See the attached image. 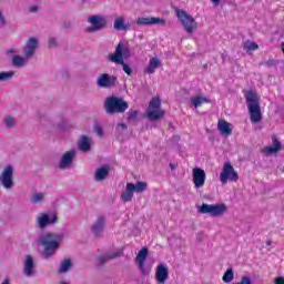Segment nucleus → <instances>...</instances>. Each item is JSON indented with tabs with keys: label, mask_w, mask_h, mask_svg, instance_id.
Wrapping results in <instances>:
<instances>
[{
	"label": "nucleus",
	"mask_w": 284,
	"mask_h": 284,
	"mask_svg": "<svg viewBox=\"0 0 284 284\" xmlns=\"http://www.w3.org/2000/svg\"><path fill=\"white\" fill-rule=\"evenodd\" d=\"M39 49V38L31 37L27 40L26 44L22 47L23 55L19 54V49H8L6 54L10 59H12V65L14 68H26L28 62L34 54H37V50Z\"/></svg>",
	"instance_id": "obj_1"
},
{
	"label": "nucleus",
	"mask_w": 284,
	"mask_h": 284,
	"mask_svg": "<svg viewBox=\"0 0 284 284\" xmlns=\"http://www.w3.org/2000/svg\"><path fill=\"white\" fill-rule=\"evenodd\" d=\"M63 243V233H44L38 239V245L43 247V258H50L57 254V250Z\"/></svg>",
	"instance_id": "obj_2"
},
{
	"label": "nucleus",
	"mask_w": 284,
	"mask_h": 284,
	"mask_svg": "<svg viewBox=\"0 0 284 284\" xmlns=\"http://www.w3.org/2000/svg\"><path fill=\"white\" fill-rule=\"evenodd\" d=\"M245 100L251 123H261V121H263V113L261 112V97H258L257 92L247 91Z\"/></svg>",
	"instance_id": "obj_3"
},
{
	"label": "nucleus",
	"mask_w": 284,
	"mask_h": 284,
	"mask_svg": "<svg viewBox=\"0 0 284 284\" xmlns=\"http://www.w3.org/2000/svg\"><path fill=\"white\" fill-rule=\"evenodd\" d=\"M176 17L183 29L187 34H194V31L199 28V23L194 20V17L187 13L185 10L176 9Z\"/></svg>",
	"instance_id": "obj_4"
},
{
	"label": "nucleus",
	"mask_w": 284,
	"mask_h": 284,
	"mask_svg": "<svg viewBox=\"0 0 284 284\" xmlns=\"http://www.w3.org/2000/svg\"><path fill=\"white\" fill-rule=\"evenodd\" d=\"M199 214H209L213 219H217L219 216H223L225 212H227V205L225 203L220 204H207L203 203L197 207Z\"/></svg>",
	"instance_id": "obj_5"
},
{
	"label": "nucleus",
	"mask_w": 284,
	"mask_h": 284,
	"mask_svg": "<svg viewBox=\"0 0 284 284\" xmlns=\"http://www.w3.org/2000/svg\"><path fill=\"white\" fill-rule=\"evenodd\" d=\"M130 104L123 98H108V114H125Z\"/></svg>",
	"instance_id": "obj_6"
},
{
	"label": "nucleus",
	"mask_w": 284,
	"mask_h": 284,
	"mask_svg": "<svg viewBox=\"0 0 284 284\" xmlns=\"http://www.w3.org/2000/svg\"><path fill=\"white\" fill-rule=\"evenodd\" d=\"M0 185L7 192L14 190V168L12 165L8 164L0 173Z\"/></svg>",
	"instance_id": "obj_7"
},
{
	"label": "nucleus",
	"mask_w": 284,
	"mask_h": 284,
	"mask_svg": "<svg viewBox=\"0 0 284 284\" xmlns=\"http://www.w3.org/2000/svg\"><path fill=\"white\" fill-rule=\"evenodd\" d=\"M87 23H89V27L85 29L87 32H99L105 28L108 20L101 14H93L87 18Z\"/></svg>",
	"instance_id": "obj_8"
},
{
	"label": "nucleus",
	"mask_w": 284,
	"mask_h": 284,
	"mask_svg": "<svg viewBox=\"0 0 284 284\" xmlns=\"http://www.w3.org/2000/svg\"><path fill=\"white\" fill-rule=\"evenodd\" d=\"M220 181L225 185L229 181L236 183L239 181V172L234 170V166L230 162H225L220 174Z\"/></svg>",
	"instance_id": "obj_9"
},
{
	"label": "nucleus",
	"mask_w": 284,
	"mask_h": 284,
	"mask_svg": "<svg viewBox=\"0 0 284 284\" xmlns=\"http://www.w3.org/2000/svg\"><path fill=\"white\" fill-rule=\"evenodd\" d=\"M59 221L55 213H40L36 217V223L40 230H45L48 225H54Z\"/></svg>",
	"instance_id": "obj_10"
},
{
	"label": "nucleus",
	"mask_w": 284,
	"mask_h": 284,
	"mask_svg": "<svg viewBox=\"0 0 284 284\" xmlns=\"http://www.w3.org/2000/svg\"><path fill=\"white\" fill-rule=\"evenodd\" d=\"M108 221V216L105 214L98 215L94 223L91 225V234L94 239H100L103 236V232H105V223Z\"/></svg>",
	"instance_id": "obj_11"
},
{
	"label": "nucleus",
	"mask_w": 284,
	"mask_h": 284,
	"mask_svg": "<svg viewBox=\"0 0 284 284\" xmlns=\"http://www.w3.org/2000/svg\"><path fill=\"white\" fill-rule=\"evenodd\" d=\"M75 158H77V150L72 149L64 152L59 162L60 170H68L72 168V163H74Z\"/></svg>",
	"instance_id": "obj_12"
},
{
	"label": "nucleus",
	"mask_w": 284,
	"mask_h": 284,
	"mask_svg": "<svg viewBox=\"0 0 284 284\" xmlns=\"http://www.w3.org/2000/svg\"><path fill=\"white\" fill-rule=\"evenodd\" d=\"M110 61H112V63H116L118 65H122L123 72H125L128 77H132V68L128 63H125V59H123V57L121 55L120 50H118L116 53L110 55Z\"/></svg>",
	"instance_id": "obj_13"
},
{
	"label": "nucleus",
	"mask_w": 284,
	"mask_h": 284,
	"mask_svg": "<svg viewBox=\"0 0 284 284\" xmlns=\"http://www.w3.org/2000/svg\"><path fill=\"white\" fill-rule=\"evenodd\" d=\"M192 176H193L194 187L196 190L205 185V179H206L205 170L201 168H194Z\"/></svg>",
	"instance_id": "obj_14"
},
{
	"label": "nucleus",
	"mask_w": 284,
	"mask_h": 284,
	"mask_svg": "<svg viewBox=\"0 0 284 284\" xmlns=\"http://www.w3.org/2000/svg\"><path fill=\"white\" fill-rule=\"evenodd\" d=\"M168 278H170V271L168 270V265L160 263L155 271V280L158 283L165 284Z\"/></svg>",
	"instance_id": "obj_15"
},
{
	"label": "nucleus",
	"mask_w": 284,
	"mask_h": 284,
	"mask_svg": "<svg viewBox=\"0 0 284 284\" xmlns=\"http://www.w3.org/2000/svg\"><path fill=\"white\" fill-rule=\"evenodd\" d=\"M23 274L28 277L34 276V274H37V264H34V257H32V255L26 256Z\"/></svg>",
	"instance_id": "obj_16"
},
{
	"label": "nucleus",
	"mask_w": 284,
	"mask_h": 284,
	"mask_svg": "<svg viewBox=\"0 0 284 284\" xmlns=\"http://www.w3.org/2000/svg\"><path fill=\"white\" fill-rule=\"evenodd\" d=\"M105 263H108V252L98 251V255L94 260L95 270H98V272H101V270H103V267L105 266Z\"/></svg>",
	"instance_id": "obj_17"
},
{
	"label": "nucleus",
	"mask_w": 284,
	"mask_h": 284,
	"mask_svg": "<svg viewBox=\"0 0 284 284\" xmlns=\"http://www.w3.org/2000/svg\"><path fill=\"white\" fill-rule=\"evenodd\" d=\"M272 141H273V146H265L263 149L264 154H276L278 150H282L283 144L281 143V141H278V138L276 135L272 136Z\"/></svg>",
	"instance_id": "obj_18"
},
{
	"label": "nucleus",
	"mask_w": 284,
	"mask_h": 284,
	"mask_svg": "<svg viewBox=\"0 0 284 284\" xmlns=\"http://www.w3.org/2000/svg\"><path fill=\"white\" fill-rule=\"evenodd\" d=\"M161 65H163V63H161V60L158 57L151 58L144 72L146 74H154V72H156V69L161 68Z\"/></svg>",
	"instance_id": "obj_19"
},
{
	"label": "nucleus",
	"mask_w": 284,
	"mask_h": 284,
	"mask_svg": "<svg viewBox=\"0 0 284 284\" xmlns=\"http://www.w3.org/2000/svg\"><path fill=\"white\" fill-rule=\"evenodd\" d=\"M146 114L150 121H159V119H163L165 116V111L161 109H149Z\"/></svg>",
	"instance_id": "obj_20"
},
{
	"label": "nucleus",
	"mask_w": 284,
	"mask_h": 284,
	"mask_svg": "<svg viewBox=\"0 0 284 284\" xmlns=\"http://www.w3.org/2000/svg\"><path fill=\"white\" fill-rule=\"evenodd\" d=\"M78 148L81 152H90L92 148V140L85 135H83L78 142Z\"/></svg>",
	"instance_id": "obj_21"
},
{
	"label": "nucleus",
	"mask_w": 284,
	"mask_h": 284,
	"mask_svg": "<svg viewBox=\"0 0 284 284\" xmlns=\"http://www.w3.org/2000/svg\"><path fill=\"white\" fill-rule=\"evenodd\" d=\"M217 130H220L222 136H230V134H232V128H230V122L225 120H219Z\"/></svg>",
	"instance_id": "obj_22"
},
{
	"label": "nucleus",
	"mask_w": 284,
	"mask_h": 284,
	"mask_svg": "<svg viewBox=\"0 0 284 284\" xmlns=\"http://www.w3.org/2000/svg\"><path fill=\"white\" fill-rule=\"evenodd\" d=\"M120 199L123 201V203H130V201L134 199V191L130 183H126L125 191L121 193Z\"/></svg>",
	"instance_id": "obj_23"
},
{
	"label": "nucleus",
	"mask_w": 284,
	"mask_h": 284,
	"mask_svg": "<svg viewBox=\"0 0 284 284\" xmlns=\"http://www.w3.org/2000/svg\"><path fill=\"white\" fill-rule=\"evenodd\" d=\"M114 30L124 31L130 30V23L125 24V19L123 17L116 18L113 24Z\"/></svg>",
	"instance_id": "obj_24"
},
{
	"label": "nucleus",
	"mask_w": 284,
	"mask_h": 284,
	"mask_svg": "<svg viewBox=\"0 0 284 284\" xmlns=\"http://www.w3.org/2000/svg\"><path fill=\"white\" fill-rule=\"evenodd\" d=\"M119 51L122 59H130V57H132V51H130V48H125L123 42H119V44L115 48L114 54H116Z\"/></svg>",
	"instance_id": "obj_25"
},
{
	"label": "nucleus",
	"mask_w": 284,
	"mask_h": 284,
	"mask_svg": "<svg viewBox=\"0 0 284 284\" xmlns=\"http://www.w3.org/2000/svg\"><path fill=\"white\" fill-rule=\"evenodd\" d=\"M108 179V166H102L95 170L94 181L101 183V181H105Z\"/></svg>",
	"instance_id": "obj_26"
},
{
	"label": "nucleus",
	"mask_w": 284,
	"mask_h": 284,
	"mask_svg": "<svg viewBox=\"0 0 284 284\" xmlns=\"http://www.w3.org/2000/svg\"><path fill=\"white\" fill-rule=\"evenodd\" d=\"M72 270V260L65 258L60 262V265L58 267L59 274H65Z\"/></svg>",
	"instance_id": "obj_27"
},
{
	"label": "nucleus",
	"mask_w": 284,
	"mask_h": 284,
	"mask_svg": "<svg viewBox=\"0 0 284 284\" xmlns=\"http://www.w3.org/2000/svg\"><path fill=\"white\" fill-rule=\"evenodd\" d=\"M129 185L133 189V192H136L138 194H143L148 190V183L143 181H139L135 184L132 182H129Z\"/></svg>",
	"instance_id": "obj_28"
},
{
	"label": "nucleus",
	"mask_w": 284,
	"mask_h": 284,
	"mask_svg": "<svg viewBox=\"0 0 284 284\" xmlns=\"http://www.w3.org/2000/svg\"><path fill=\"white\" fill-rule=\"evenodd\" d=\"M2 124L7 128V130H12L17 128V118L12 115H6L2 120Z\"/></svg>",
	"instance_id": "obj_29"
},
{
	"label": "nucleus",
	"mask_w": 284,
	"mask_h": 284,
	"mask_svg": "<svg viewBox=\"0 0 284 284\" xmlns=\"http://www.w3.org/2000/svg\"><path fill=\"white\" fill-rule=\"evenodd\" d=\"M203 103H210V100L205 97H193L191 98V104L194 105V108H201V105H203Z\"/></svg>",
	"instance_id": "obj_30"
},
{
	"label": "nucleus",
	"mask_w": 284,
	"mask_h": 284,
	"mask_svg": "<svg viewBox=\"0 0 284 284\" xmlns=\"http://www.w3.org/2000/svg\"><path fill=\"white\" fill-rule=\"evenodd\" d=\"M45 201V193L36 192L31 195V203L33 205H39V203H43Z\"/></svg>",
	"instance_id": "obj_31"
},
{
	"label": "nucleus",
	"mask_w": 284,
	"mask_h": 284,
	"mask_svg": "<svg viewBox=\"0 0 284 284\" xmlns=\"http://www.w3.org/2000/svg\"><path fill=\"white\" fill-rule=\"evenodd\" d=\"M121 256H123V247H120L115 251H110L108 253V260L109 261H114L116 258H121Z\"/></svg>",
	"instance_id": "obj_32"
},
{
	"label": "nucleus",
	"mask_w": 284,
	"mask_h": 284,
	"mask_svg": "<svg viewBox=\"0 0 284 284\" xmlns=\"http://www.w3.org/2000/svg\"><path fill=\"white\" fill-rule=\"evenodd\" d=\"M148 254H150V250L148 247H143L142 250H140L136 255L138 263L145 262L148 258Z\"/></svg>",
	"instance_id": "obj_33"
},
{
	"label": "nucleus",
	"mask_w": 284,
	"mask_h": 284,
	"mask_svg": "<svg viewBox=\"0 0 284 284\" xmlns=\"http://www.w3.org/2000/svg\"><path fill=\"white\" fill-rule=\"evenodd\" d=\"M244 50H246L247 52H254L255 50H258V44H256V42L252 40H247L246 42H244Z\"/></svg>",
	"instance_id": "obj_34"
},
{
	"label": "nucleus",
	"mask_w": 284,
	"mask_h": 284,
	"mask_svg": "<svg viewBox=\"0 0 284 284\" xmlns=\"http://www.w3.org/2000/svg\"><path fill=\"white\" fill-rule=\"evenodd\" d=\"M222 281L224 283H232V281H234V270L227 268L222 277Z\"/></svg>",
	"instance_id": "obj_35"
},
{
	"label": "nucleus",
	"mask_w": 284,
	"mask_h": 284,
	"mask_svg": "<svg viewBox=\"0 0 284 284\" xmlns=\"http://www.w3.org/2000/svg\"><path fill=\"white\" fill-rule=\"evenodd\" d=\"M98 88H108V73L101 74L97 80Z\"/></svg>",
	"instance_id": "obj_36"
},
{
	"label": "nucleus",
	"mask_w": 284,
	"mask_h": 284,
	"mask_svg": "<svg viewBox=\"0 0 284 284\" xmlns=\"http://www.w3.org/2000/svg\"><path fill=\"white\" fill-rule=\"evenodd\" d=\"M149 110H161V99L160 98H153L150 101Z\"/></svg>",
	"instance_id": "obj_37"
},
{
	"label": "nucleus",
	"mask_w": 284,
	"mask_h": 284,
	"mask_svg": "<svg viewBox=\"0 0 284 284\" xmlns=\"http://www.w3.org/2000/svg\"><path fill=\"white\" fill-rule=\"evenodd\" d=\"M14 77V71H2L0 72V83L1 81H10Z\"/></svg>",
	"instance_id": "obj_38"
},
{
	"label": "nucleus",
	"mask_w": 284,
	"mask_h": 284,
	"mask_svg": "<svg viewBox=\"0 0 284 284\" xmlns=\"http://www.w3.org/2000/svg\"><path fill=\"white\" fill-rule=\"evenodd\" d=\"M138 26H152V17L150 18H138L136 20Z\"/></svg>",
	"instance_id": "obj_39"
},
{
	"label": "nucleus",
	"mask_w": 284,
	"mask_h": 284,
	"mask_svg": "<svg viewBox=\"0 0 284 284\" xmlns=\"http://www.w3.org/2000/svg\"><path fill=\"white\" fill-rule=\"evenodd\" d=\"M8 26V18L3 9H0V28H6Z\"/></svg>",
	"instance_id": "obj_40"
},
{
	"label": "nucleus",
	"mask_w": 284,
	"mask_h": 284,
	"mask_svg": "<svg viewBox=\"0 0 284 284\" xmlns=\"http://www.w3.org/2000/svg\"><path fill=\"white\" fill-rule=\"evenodd\" d=\"M166 21L163 18L151 17V26H165Z\"/></svg>",
	"instance_id": "obj_41"
},
{
	"label": "nucleus",
	"mask_w": 284,
	"mask_h": 284,
	"mask_svg": "<svg viewBox=\"0 0 284 284\" xmlns=\"http://www.w3.org/2000/svg\"><path fill=\"white\" fill-rule=\"evenodd\" d=\"M138 263L143 276H148V274H150V268L145 267V262H138Z\"/></svg>",
	"instance_id": "obj_42"
},
{
	"label": "nucleus",
	"mask_w": 284,
	"mask_h": 284,
	"mask_svg": "<svg viewBox=\"0 0 284 284\" xmlns=\"http://www.w3.org/2000/svg\"><path fill=\"white\" fill-rule=\"evenodd\" d=\"M260 65H265L266 68H276V61L270 59L267 61L260 62Z\"/></svg>",
	"instance_id": "obj_43"
},
{
	"label": "nucleus",
	"mask_w": 284,
	"mask_h": 284,
	"mask_svg": "<svg viewBox=\"0 0 284 284\" xmlns=\"http://www.w3.org/2000/svg\"><path fill=\"white\" fill-rule=\"evenodd\" d=\"M138 116H139V111H131V112H129L128 113V118H126V120L128 121H135V119H138Z\"/></svg>",
	"instance_id": "obj_44"
},
{
	"label": "nucleus",
	"mask_w": 284,
	"mask_h": 284,
	"mask_svg": "<svg viewBox=\"0 0 284 284\" xmlns=\"http://www.w3.org/2000/svg\"><path fill=\"white\" fill-rule=\"evenodd\" d=\"M237 284H254V283L252 282V277L245 275V276H242L241 281Z\"/></svg>",
	"instance_id": "obj_45"
},
{
	"label": "nucleus",
	"mask_w": 284,
	"mask_h": 284,
	"mask_svg": "<svg viewBox=\"0 0 284 284\" xmlns=\"http://www.w3.org/2000/svg\"><path fill=\"white\" fill-rule=\"evenodd\" d=\"M116 85V78L114 77H108V88H114Z\"/></svg>",
	"instance_id": "obj_46"
},
{
	"label": "nucleus",
	"mask_w": 284,
	"mask_h": 284,
	"mask_svg": "<svg viewBox=\"0 0 284 284\" xmlns=\"http://www.w3.org/2000/svg\"><path fill=\"white\" fill-rule=\"evenodd\" d=\"M49 48H57L58 42H57V38H49Z\"/></svg>",
	"instance_id": "obj_47"
},
{
	"label": "nucleus",
	"mask_w": 284,
	"mask_h": 284,
	"mask_svg": "<svg viewBox=\"0 0 284 284\" xmlns=\"http://www.w3.org/2000/svg\"><path fill=\"white\" fill-rule=\"evenodd\" d=\"M274 284H284V277L283 276L275 277Z\"/></svg>",
	"instance_id": "obj_48"
},
{
	"label": "nucleus",
	"mask_w": 284,
	"mask_h": 284,
	"mask_svg": "<svg viewBox=\"0 0 284 284\" xmlns=\"http://www.w3.org/2000/svg\"><path fill=\"white\" fill-rule=\"evenodd\" d=\"M95 132H97L98 136H103V130L101 129V126L97 125Z\"/></svg>",
	"instance_id": "obj_49"
},
{
	"label": "nucleus",
	"mask_w": 284,
	"mask_h": 284,
	"mask_svg": "<svg viewBox=\"0 0 284 284\" xmlns=\"http://www.w3.org/2000/svg\"><path fill=\"white\" fill-rule=\"evenodd\" d=\"M118 128H121V130H128V124L126 123H119Z\"/></svg>",
	"instance_id": "obj_50"
},
{
	"label": "nucleus",
	"mask_w": 284,
	"mask_h": 284,
	"mask_svg": "<svg viewBox=\"0 0 284 284\" xmlns=\"http://www.w3.org/2000/svg\"><path fill=\"white\" fill-rule=\"evenodd\" d=\"M211 1H212V3H213L215 7L221 3V0H211Z\"/></svg>",
	"instance_id": "obj_51"
},
{
	"label": "nucleus",
	"mask_w": 284,
	"mask_h": 284,
	"mask_svg": "<svg viewBox=\"0 0 284 284\" xmlns=\"http://www.w3.org/2000/svg\"><path fill=\"white\" fill-rule=\"evenodd\" d=\"M1 284H10V278H4Z\"/></svg>",
	"instance_id": "obj_52"
},
{
	"label": "nucleus",
	"mask_w": 284,
	"mask_h": 284,
	"mask_svg": "<svg viewBox=\"0 0 284 284\" xmlns=\"http://www.w3.org/2000/svg\"><path fill=\"white\" fill-rule=\"evenodd\" d=\"M104 110H108V99L104 100Z\"/></svg>",
	"instance_id": "obj_53"
},
{
	"label": "nucleus",
	"mask_w": 284,
	"mask_h": 284,
	"mask_svg": "<svg viewBox=\"0 0 284 284\" xmlns=\"http://www.w3.org/2000/svg\"><path fill=\"white\" fill-rule=\"evenodd\" d=\"M171 170H174V164H170Z\"/></svg>",
	"instance_id": "obj_54"
},
{
	"label": "nucleus",
	"mask_w": 284,
	"mask_h": 284,
	"mask_svg": "<svg viewBox=\"0 0 284 284\" xmlns=\"http://www.w3.org/2000/svg\"><path fill=\"white\" fill-rule=\"evenodd\" d=\"M266 245H268V246L272 245V242L271 241L266 242Z\"/></svg>",
	"instance_id": "obj_55"
},
{
	"label": "nucleus",
	"mask_w": 284,
	"mask_h": 284,
	"mask_svg": "<svg viewBox=\"0 0 284 284\" xmlns=\"http://www.w3.org/2000/svg\"><path fill=\"white\" fill-rule=\"evenodd\" d=\"M222 59H225V55L222 54Z\"/></svg>",
	"instance_id": "obj_56"
}]
</instances>
